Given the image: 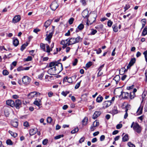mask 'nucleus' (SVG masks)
Listing matches in <instances>:
<instances>
[{
    "label": "nucleus",
    "mask_w": 147,
    "mask_h": 147,
    "mask_svg": "<svg viewBox=\"0 0 147 147\" xmlns=\"http://www.w3.org/2000/svg\"><path fill=\"white\" fill-rule=\"evenodd\" d=\"M99 125V122L97 120L95 121L93 123L92 125L94 126V127H95L98 126Z\"/></svg>",
    "instance_id": "31"
},
{
    "label": "nucleus",
    "mask_w": 147,
    "mask_h": 147,
    "mask_svg": "<svg viewBox=\"0 0 147 147\" xmlns=\"http://www.w3.org/2000/svg\"><path fill=\"white\" fill-rule=\"evenodd\" d=\"M32 59V58L31 56H28L27 58L24 59V61H31Z\"/></svg>",
    "instance_id": "40"
},
{
    "label": "nucleus",
    "mask_w": 147,
    "mask_h": 147,
    "mask_svg": "<svg viewBox=\"0 0 147 147\" xmlns=\"http://www.w3.org/2000/svg\"><path fill=\"white\" fill-rule=\"evenodd\" d=\"M113 24L112 22L110 20H109L107 22L108 26L109 27H111L112 25Z\"/></svg>",
    "instance_id": "51"
},
{
    "label": "nucleus",
    "mask_w": 147,
    "mask_h": 147,
    "mask_svg": "<svg viewBox=\"0 0 147 147\" xmlns=\"http://www.w3.org/2000/svg\"><path fill=\"white\" fill-rule=\"evenodd\" d=\"M103 99V97L100 95H99L96 98V101L98 103L101 102Z\"/></svg>",
    "instance_id": "24"
},
{
    "label": "nucleus",
    "mask_w": 147,
    "mask_h": 147,
    "mask_svg": "<svg viewBox=\"0 0 147 147\" xmlns=\"http://www.w3.org/2000/svg\"><path fill=\"white\" fill-rule=\"evenodd\" d=\"M113 80L116 81V84H117L120 80V76L119 75L116 76L114 78Z\"/></svg>",
    "instance_id": "26"
},
{
    "label": "nucleus",
    "mask_w": 147,
    "mask_h": 147,
    "mask_svg": "<svg viewBox=\"0 0 147 147\" xmlns=\"http://www.w3.org/2000/svg\"><path fill=\"white\" fill-rule=\"evenodd\" d=\"M63 135H60L58 136H56L55 137V139L56 140H57L59 139L61 137H63Z\"/></svg>",
    "instance_id": "50"
},
{
    "label": "nucleus",
    "mask_w": 147,
    "mask_h": 147,
    "mask_svg": "<svg viewBox=\"0 0 147 147\" xmlns=\"http://www.w3.org/2000/svg\"><path fill=\"white\" fill-rule=\"evenodd\" d=\"M78 62V60L77 59H74V61L73 63V65L74 66H75L76 65L77 63Z\"/></svg>",
    "instance_id": "58"
},
{
    "label": "nucleus",
    "mask_w": 147,
    "mask_h": 147,
    "mask_svg": "<svg viewBox=\"0 0 147 147\" xmlns=\"http://www.w3.org/2000/svg\"><path fill=\"white\" fill-rule=\"evenodd\" d=\"M92 62H89L86 64V67L87 68H88L89 67L92 65Z\"/></svg>",
    "instance_id": "46"
},
{
    "label": "nucleus",
    "mask_w": 147,
    "mask_h": 147,
    "mask_svg": "<svg viewBox=\"0 0 147 147\" xmlns=\"http://www.w3.org/2000/svg\"><path fill=\"white\" fill-rule=\"evenodd\" d=\"M101 112L100 111H96L92 116V118L95 119L99 116L101 114Z\"/></svg>",
    "instance_id": "19"
},
{
    "label": "nucleus",
    "mask_w": 147,
    "mask_h": 147,
    "mask_svg": "<svg viewBox=\"0 0 147 147\" xmlns=\"http://www.w3.org/2000/svg\"><path fill=\"white\" fill-rule=\"evenodd\" d=\"M142 107L140 106L137 110V112L139 114H142Z\"/></svg>",
    "instance_id": "39"
},
{
    "label": "nucleus",
    "mask_w": 147,
    "mask_h": 147,
    "mask_svg": "<svg viewBox=\"0 0 147 147\" xmlns=\"http://www.w3.org/2000/svg\"><path fill=\"white\" fill-rule=\"evenodd\" d=\"M130 7V6L129 5L126 4L124 8L125 9L124 11H125L126 10H127Z\"/></svg>",
    "instance_id": "57"
},
{
    "label": "nucleus",
    "mask_w": 147,
    "mask_h": 147,
    "mask_svg": "<svg viewBox=\"0 0 147 147\" xmlns=\"http://www.w3.org/2000/svg\"><path fill=\"white\" fill-rule=\"evenodd\" d=\"M40 93L37 92H36L34 91L30 92L29 94V96H30L31 98H33L36 95H40Z\"/></svg>",
    "instance_id": "17"
},
{
    "label": "nucleus",
    "mask_w": 147,
    "mask_h": 147,
    "mask_svg": "<svg viewBox=\"0 0 147 147\" xmlns=\"http://www.w3.org/2000/svg\"><path fill=\"white\" fill-rule=\"evenodd\" d=\"M81 81L80 82H79L78 83L75 85V89H77L79 88V87H80V82H81Z\"/></svg>",
    "instance_id": "52"
},
{
    "label": "nucleus",
    "mask_w": 147,
    "mask_h": 147,
    "mask_svg": "<svg viewBox=\"0 0 147 147\" xmlns=\"http://www.w3.org/2000/svg\"><path fill=\"white\" fill-rule=\"evenodd\" d=\"M56 64L57 65L54 67L57 71V72L58 74L62 70L63 65L61 63L58 62Z\"/></svg>",
    "instance_id": "3"
},
{
    "label": "nucleus",
    "mask_w": 147,
    "mask_h": 147,
    "mask_svg": "<svg viewBox=\"0 0 147 147\" xmlns=\"http://www.w3.org/2000/svg\"><path fill=\"white\" fill-rule=\"evenodd\" d=\"M6 144L8 145H12L13 144L12 142L10 139H8L6 142Z\"/></svg>",
    "instance_id": "42"
},
{
    "label": "nucleus",
    "mask_w": 147,
    "mask_h": 147,
    "mask_svg": "<svg viewBox=\"0 0 147 147\" xmlns=\"http://www.w3.org/2000/svg\"><path fill=\"white\" fill-rule=\"evenodd\" d=\"M19 42L17 38L14 39L13 40V44L15 47H17L19 44Z\"/></svg>",
    "instance_id": "25"
},
{
    "label": "nucleus",
    "mask_w": 147,
    "mask_h": 147,
    "mask_svg": "<svg viewBox=\"0 0 147 147\" xmlns=\"http://www.w3.org/2000/svg\"><path fill=\"white\" fill-rule=\"evenodd\" d=\"M3 74L4 75H7L9 74V72L7 70H4L3 71Z\"/></svg>",
    "instance_id": "54"
},
{
    "label": "nucleus",
    "mask_w": 147,
    "mask_h": 147,
    "mask_svg": "<svg viewBox=\"0 0 147 147\" xmlns=\"http://www.w3.org/2000/svg\"><path fill=\"white\" fill-rule=\"evenodd\" d=\"M12 126L15 127H17L18 126V123L17 121H13L11 123Z\"/></svg>",
    "instance_id": "36"
},
{
    "label": "nucleus",
    "mask_w": 147,
    "mask_h": 147,
    "mask_svg": "<svg viewBox=\"0 0 147 147\" xmlns=\"http://www.w3.org/2000/svg\"><path fill=\"white\" fill-rule=\"evenodd\" d=\"M52 121V119L51 117H48L47 119V121L48 123H51Z\"/></svg>",
    "instance_id": "56"
},
{
    "label": "nucleus",
    "mask_w": 147,
    "mask_h": 147,
    "mask_svg": "<svg viewBox=\"0 0 147 147\" xmlns=\"http://www.w3.org/2000/svg\"><path fill=\"white\" fill-rule=\"evenodd\" d=\"M21 19L20 16L19 15H17L14 17L12 20V22L14 23H15L17 22H19Z\"/></svg>",
    "instance_id": "10"
},
{
    "label": "nucleus",
    "mask_w": 147,
    "mask_h": 147,
    "mask_svg": "<svg viewBox=\"0 0 147 147\" xmlns=\"http://www.w3.org/2000/svg\"><path fill=\"white\" fill-rule=\"evenodd\" d=\"M129 140L128 135L126 134L122 138V141L123 142L127 141Z\"/></svg>",
    "instance_id": "28"
},
{
    "label": "nucleus",
    "mask_w": 147,
    "mask_h": 147,
    "mask_svg": "<svg viewBox=\"0 0 147 147\" xmlns=\"http://www.w3.org/2000/svg\"><path fill=\"white\" fill-rule=\"evenodd\" d=\"M52 21L50 20H47L45 23L44 27L45 28V30L46 31L47 28L50 26L51 23Z\"/></svg>",
    "instance_id": "16"
},
{
    "label": "nucleus",
    "mask_w": 147,
    "mask_h": 147,
    "mask_svg": "<svg viewBox=\"0 0 147 147\" xmlns=\"http://www.w3.org/2000/svg\"><path fill=\"white\" fill-rule=\"evenodd\" d=\"M122 126V125L121 124H117L116 126V128L117 129H120L121 128Z\"/></svg>",
    "instance_id": "60"
},
{
    "label": "nucleus",
    "mask_w": 147,
    "mask_h": 147,
    "mask_svg": "<svg viewBox=\"0 0 147 147\" xmlns=\"http://www.w3.org/2000/svg\"><path fill=\"white\" fill-rule=\"evenodd\" d=\"M68 39H67L66 40H62L61 41V44L63 45L62 47L64 49L67 46V45H68Z\"/></svg>",
    "instance_id": "13"
},
{
    "label": "nucleus",
    "mask_w": 147,
    "mask_h": 147,
    "mask_svg": "<svg viewBox=\"0 0 147 147\" xmlns=\"http://www.w3.org/2000/svg\"><path fill=\"white\" fill-rule=\"evenodd\" d=\"M31 81V79L27 76H24L22 78V82L25 85H28L30 83Z\"/></svg>",
    "instance_id": "2"
},
{
    "label": "nucleus",
    "mask_w": 147,
    "mask_h": 147,
    "mask_svg": "<svg viewBox=\"0 0 147 147\" xmlns=\"http://www.w3.org/2000/svg\"><path fill=\"white\" fill-rule=\"evenodd\" d=\"M112 113L114 114H115L118 113V111L117 110V108L116 107L114 106L113 107V109L111 111Z\"/></svg>",
    "instance_id": "29"
},
{
    "label": "nucleus",
    "mask_w": 147,
    "mask_h": 147,
    "mask_svg": "<svg viewBox=\"0 0 147 147\" xmlns=\"http://www.w3.org/2000/svg\"><path fill=\"white\" fill-rule=\"evenodd\" d=\"M74 38L76 43L81 42L82 40V38H81L80 36H78L76 38Z\"/></svg>",
    "instance_id": "22"
},
{
    "label": "nucleus",
    "mask_w": 147,
    "mask_h": 147,
    "mask_svg": "<svg viewBox=\"0 0 147 147\" xmlns=\"http://www.w3.org/2000/svg\"><path fill=\"white\" fill-rule=\"evenodd\" d=\"M136 59L135 58H133L131 59L127 67V69H129L131 66L134 65Z\"/></svg>",
    "instance_id": "11"
},
{
    "label": "nucleus",
    "mask_w": 147,
    "mask_h": 147,
    "mask_svg": "<svg viewBox=\"0 0 147 147\" xmlns=\"http://www.w3.org/2000/svg\"><path fill=\"white\" fill-rule=\"evenodd\" d=\"M97 17V13L96 12L93 11L90 13L88 17H89V22L90 24H91L95 21L96 18Z\"/></svg>",
    "instance_id": "1"
},
{
    "label": "nucleus",
    "mask_w": 147,
    "mask_h": 147,
    "mask_svg": "<svg viewBox=\"0 0 147 147\" xmlns=\"http://www.w3.org/2000/svg\"><path fill=\"white\" fill-rule=\"evenodd\" d=\"M79 131V129L78 127H77L75 128L74 129L72 130L71 131V133L72 134L75 133L76 132H77Z\"/></svg>",
    "instance_id": "44"
},
{
    "label": "nucleus",
    "mask_w": 147,
    "mask_h": 147,
    "mask_svg": "<svg viewBox=\"0 0 147 147\" xmlns=\"http://www.w3.org/2000/svg\"><path fill=\"white\" fill-rule=\"evenodd\" d=\"M48 142L47 139H44L42 141V144L44 145H46Z\"/></svg>",
    "instance_id": "63"
},
{
    "label": "nucleus",
    "mask_w": 147,
    "mask_h": 147,
    "mask_svg": "<svg viewBox=\"0 0 147 147\" xmlns=\"http://www.w3.org/2000/svg\"><path fill=\"white\" fill-rule=\"evenodd\" d=\"M33 103L35 105H36L38 107H39V108H40V106H41L42 105L41 101L39 99H38V100H36L35 101H34Z\"/></svg>",
    "instance_id": "20"
},
{
    "label": "nucleus",
    "mask_w": 147,
    "mask_h": 147,
    "mask_svg": "<svg viewBox=\"0 0 147 147\" xmlns=\"http://www.w3.org/2000/svg\"><path fill=\"white\" fill-rule=\"evenodd\" d=\"M28 43H26V44H24L22 45L20 49L21 51H23L25 48L26 47L28 46Z\"/></svg>",
    "instance_id": "35"
},
{
    "label": "nucleus",
    "mask_w": 147,
    "mask_h": 147,
    "mask_svg": "<svg viewBox=\"0 0 147 147\" xmlns=\"http://www.w3.org/2000/svg\"><path fill=\"white\" fill-rule=\"evenodd\" d=\"M6 103L7 105H9L12 107H14L15 102L12 100H8L6 101Z\"/></svg>",
    "instance_id": "14"
},
{
    "label": "nucleus",
    "mask_w": 147,
    "mask_h": 147,
    "mask_svg": "<svg viewBox=\"0 0 147 147\" xmlns=\"http://www.w3.org/2000/svg\"><path fill=\"white\" fill-rule=\"evenodd\" d=\"M53 34V31L50 33L49 34H47L46 35V38H45V40L48 41L49 43H50L51 42V40Z\"/></svg>",
    "instance_id": "5"
},
{
    "label": "nucleus",
    "mask_w": 147,
    "mask_h": 147,
    "mask_svg": "<svg viewBox=\"0 0 147 147\" xmlns=\"http://www.w3.org/2000/svg\"><path fill=\"white\" fill-rule=\"evenodd\" d=\"M112 27L113 30L115 32H117L118 31V29L117 26H116L115 25H113V26Z\"/></svg>",
    "instance_id": "43"
},
{
    "label": "nucleus",
    "mask_w": 147,
    "mask_h": 147,
    "mask_svg": "<svg viewBox=\"0 0 147 147\" xmlns=\"http://www.w3.org/2000/svg\"><path fill=\"white\" fill-rule=\"evenodd\" d=\"M69 93V92L68 91L64 92L63 91L62 92L61 94L63 96H66L67 94Z\"/></svg>",
    "instance_id": "49"
},
{
    "label": "nucleus",
    "mask_w": 147,
    "mask_h": 147,
    "mask_svg": "<svg viewBox=\"0 0 147 147\" xmlns=\"http://www.w3.org/2000/svg\"><path fill=\"white\" fill-rule=\"evenodd\" d=\"M40 48L42 49V50L44 51H46V49H45V45L43 43H41L40 44Z\"/></svg>",
    "instance_id": "33"
},
{
    "label": "nucleus",
    "mask_w": 147,
    "mask_h": 147,
    "mask_svg": "<svg viewBox=\"0 0 147 147\" xmlns=\"http://www.w3.org/2000/svg\"><path fill=\"white\" fill-rule=\"evenodd\" d=\"M15 102V106L16 108L17 109H19L22 107V102L21 100L19 99H17L16 100Z\"/></svg>",
    "instance_id": "7"
},
{
    "label": "nucleus",
    "mask_w": 147,
    "mask_h": 147,
    "mask_svg": "<svg viewBox=\"0 0 147 147\" xmlns=\"http://www.w3.org/2000/svg\"><path fill=\"white\" fill-rule=\"evenodd\" d=\"M37 131V129L36 128L30 129V130L29 134L31 136L35 134Z\"/></svg>",
    "instance_id": "18"
},
{
    "label": "nucleus",
    "mask_w": 147,
    "mask_h": 147,
    "mask_svg": "<svg viewBox=\"0 0 147 147\" xmlns=\"http://www.w3.org/2000/svg\"><path fill=\"white\" fill-rule=\"evenodd\" d=\"M128 145L129 147H135V145L130 142L128 143Z\"/></svg>",
    "instance_id": "53"
},
{
    "label": "nucleus",
    "mask_w": 147,
    "mask_h": 147,
    "mask_svg": "<svg viewBox=\"0 0 147 147\" xmlns=\"http://www.w3.org/2000/svg\"><path fill=\"white\" fill-rule=\"evenodd\" d=\"M120 96L124 98H128L129 96V94L127 92H123V91L121 92Z\"/></svg>",
    "instance_id": "15"
},
{
    "label": "nucleus",
    "mask_w": 147,
    "mask_h": 147,
    "mask_svg": "<svg viewBox=\"0 0 147 147\" xmlns=\"http://www.w3.org/2000/svg\"><path fill=\"white\" fill-rule=\"evenodd\" d=\"M147 34V27L146 26L142 32V36H144Z\"/></svg>",
    "instance_id": "30"
},
{
    "label": "nucleus",
    "mask_w": 147,
    "mask_h": 147,
    "mask_svg": "<svg viewBox=\"0 0 147 147\" xmlns=\"http://www.w3.org/2000/svg\"><path fill=\"white\" fill-rule=\"evenodd\" d=\"M46 48H47V50L46 51L48 53H49L52 50L50 48V47L49 45H48L47 44H46Z\"/></svg>",
    "instance_id": "38"
},
{
    "label": "nucleus",
    "mask_w": 147,
    "mask_h": 147,
    "mask_svg": "<svg viewBox=\"0 0 147 147\" xmlns=\"http://www.w3.org/2000/svg\"><path fill=\"white\" fill-rule=\"evenodd\" d=\"M9 132L11 134V135L12 136H13L14 138H16L18 134L16 133H14L11 131L10 130L9 131Z\"/></svg>",
    "instance_id": "34"
},
{
    "label": "nucleus",
    "mask_w": 147,
    "mask_h": 147,
    "mask_svg": "<svg viewBox=\"0 0 147 147\" xmlns=\"http://www.w3.org/2000/svg\"><path fill=\"white\" fill-rule=\"evenodd\" d=\"M141 22L142 24V27L141 28V30H142V28H143L144 27L146 22V20L145 19H143L141 20Z\"/></svg>",
    "instance_id": "32"
},
{
    "label": "nucleus",
    "mask_w": 147,
    "mask_h": 147,
    "mask_svg": "<svg viewBox=\"0 0 147 147\" xmlns=\"http://www.w3.org/2000/svg\"><path fill=\"white\" fill-rule=\"evenodd\" d=\"M88 118L87 117H85L82 121V125H86L88 123Z\"/></svg>",
    "instance_id": "23"
},
{
    "label": "nucleus",
    "mask_w": 147,
    "mask_h": 147,
    "mask_svg": "<svg viewBox=\"0 0 147 147\" xmlns=\"http://www.w3.org/2000/svg\"><path fill=\"white\" fill-rule=\"evenodd\" d=\"M68 46L76 43L74 41V38H70L69 40H68Z\"/></svg>",
    "instance_id": "21"
},
{
    "label": "nucleus",
    "mask_w": 147,
    "mask_h": 147,
    "mask_svg": "<svg viewBox=\"0 0 147 147\" xmlns=\"http://www.w3.org/2000/svg\"><path fill=\"white\" fill-rule=\"evenodd\" d=\"M58 5L56 1L53 2L50 6V8L53 11H55L58 7Z\"/></svg>",
    "instance_id": "8"
},
{
    "label": "nucleus",
    "mask_w": 147,
    "mask_h": 147,
    "mask_svg": "<svg viewBox=\"0 0 147 147\" xmlns=\"http://www.w3.org/2000/svg\"><path fill=\"white\" fill-rule=\"evenodd\" d=\"M57 63V61H53L51 62L49 64L48 67H51L55 66L57 65L56 64Z\"/></svg>",
    "instance_id": "27"
},
{
    "label": "nucleus",
    "mask_w": 147,
    "mask_h": 147,
    "mask_svg": "<svg viewBox=\"0 0 147 147\" xmlns=\"http://www.w3.org/2000/svg\"><path fill=\"white\" fill-rule=\"evenodd\" d=\"M133 129L138 133H140L141 131V127L138 123H135L133 126Z\"/></svg>",
    "instance_id": "6"
},
{
    "label": "nucleus",
    "mask_w": 147,
    "mask_h": 147,
    "mask_svg": "<svg viewBox=\"0 0 147 147\" xmlns=\"http://www.w3.org/2000/svg\"><path fill=\"white\" fill-rule=\"evenodd\" d=\"M45 72H44L42 73H41L40 74V75H39L38 76V78L39 79H42V78L43 77V76L44 74H45Z\"/></svg>",
    "instance_id": "59"
},
{
    "label": "nucleus",
    "mask_w": 147,
    "mask_h": 147,
    "mask_svg": "<svg viewBox=\"0 0 147 147\" xmlns=\"http://www.w3.org/2000/svg\"><path fill=\"white\" fill-rule=\"evenodd\" d=\"M24 67H22V66H20L18 67L17 69V70L18 71H21L24 70Z\"/></svg>",
    "instance_id": "47"
},
{
    "label": "nucleus",
    "mask_w": 147,
    "mask_h": 147,
    "mask_svg": "<svg viewBox=\"0 0 147 147\" xmlns=\"http://www.w3.org/2000/svg\"><path fill=\"white\" fill-rule=\"evenodd\" d=\"M85 138L83 137L81 138L79 140V142L80 143H82V142H84L85 140Z\"/></svg>",
    "instance_id": "55"
},
{
    "label": "nucleus",
    "mask_w": 147,
    "mask_h": 147,
    "mask_svg": "<svg viewBox=\"0 0 147 147\" xmlns=\"http://www.w3.org/2000/svg\"><path fill=\"white\" fill-rule=\"evenodd\" d=\"M74 19L72 18H71L69 20L68 22L69 24H73Z\"/></svg>",
    "instance_id": "48"
},
{
    "label": "nucleus",
    "mask_w": 147,
    "mask_h": 147,
    "mask_svg": "<svg viewBox=\"0 0 147 147\" xmlns=\"http://www.w3.org/2000/svg\"><path fill=\"white\" fill-rule=\"evenodd\" d=\"M145 81L146 82L147 81V69H146L145 71Z\"/></svg>",
    "instance_id": "64"
},
{
    "label": "nucleus",
    "mask_w": 147,
    "mask_h": 147,
    "mask_svg": "<svg viewBox=\"0 0 147 147\" xmlns=\"http://www.w3.org/2000/svg\"><path fill=\"white\" fill-rule=\"evenodd\" d=\"M24 125L26 127H28L29 126L28 123L27 121L24 122Z\"/></svg>",
    "instance_id": "62"
},
{
    "label": "nucleus",
    "mask_w": 147,
    "mask_h": 147,
    "mask_svg": "<svg viewBox=\"0 0 147 147\" xmlns=\"http://www.w3.org/2000/svg\"><path fill=\"white\" fill-rule=\"evenodd\" d=\"M88 14V11L87 10H84L82 13V16L84 18H86V19H88V16L89 15Z\"/></svg>",
    "instance_id": "12"
},
{
    "label": "nucleus",
    "mask_w": 147,
    "mask_h": 147,
    "mask_svg": "<svg viewBox=\"0 0 147 147\" xmlns=\"http://www.w3.org/2000/svg\"><path fill=\"white\" fill-rule=\"evenodd\" d=\"M135 93L131 92L129 97L131 99H132L134 98L135 97Z\"/></svg>",
    "instance_id": "37"
},
{
    "label": "nucleus",
    "mask_w": 147,
    "mask_h": 147,
    "mask_svg": "<svg viewBox=\"0 0 147 147\" xmlns=\"http://www.w3.org/2000/svg\"><path fill=\"white\" fill-rule=\"evenodd\" d=\"M111 101L107 100L104 101L103 103V108L105 109L109 107L111 105Z\"/></svg>",
    "instance_id": "9"
},
{
    "label": "nucleus",
    "mask_w": 147,
    "mask_h": 147,
    "mask_svg": "<svg viewBox=\"0 0 147 147\" xmlns=\"http://www.w3.org/2000/svg\"><path fill=\"white\" fill-rule=\"evenodd\" d=\"M84 28V25L82 24H80L78 27L77 28L80 30H82Z\"/></svg>",
    "instance_id": "41"
},
{
    "label": "nucleus",
    "mask_w": 147,
    "mask_h": 147,
    "mask_svg": "<svg viewBox=\"0 0 147 147\" xmlns=\"http://www.w3.org/2000/svg\"><path fill=\"white\" fill-rule=\"evenodd\" d=\"M91 30V32L90 33L91 35H94L97 32V31L96 30L93 29H92Z\"/></svg>",
    "instance_id": "45"
},
{
    "label": "nucleus",
    "mask_w": 147,
    "mask_h": 147,
    "mask_svg": "<svg viewBox=\"0 0 147 147\" xmlns=\"http://www.w3.org/2000/svg\"><path fill=\"white\" fill-rule=\"evenodd\" d=\"M146 95L144 94H143L142 95V100L141 102L142 103L144 101L145 99V97Z\"/></svg>",
    "instance_id": "61"
},
{
    "label": "nucleus",
    "mask_w": 147,
    "mask_h": 147,
    "mask_svg": "<svg viewBox=\"0 0 147 147\" xmlns=\"http://www.w3.org/2000/svg\"><path fill=\"white\" fill-rule=\"evenodd\" d=\"M47 73L51 75H55L58 74L54 67L51 68L49 69L47 71Z\"/></svg>",
    "instance_id": "4"
}]
</instances>
